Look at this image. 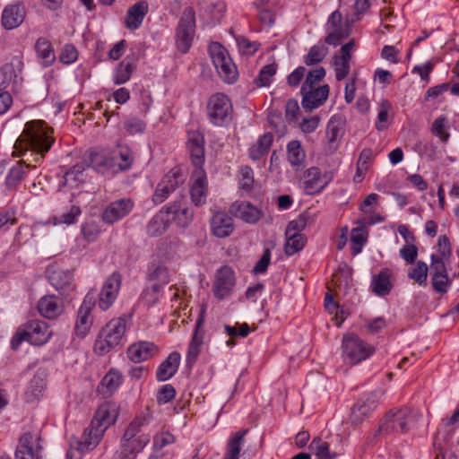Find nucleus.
<instances>
[{"instance_id":"obj_1","label":"nucleus","mask_w":459,"mask_h":459,"mask_svg":"<svg viewBox=\"0 0 459 459\" xmlns=\"http://www.w3.org/2000/svg\"><path fill=\"white\" fill-rule=\"evenodd\" d=\"M82 161L102 174L117 173L131 167L133 155L127 148L106 152L99 147H91L84 154Z\"/></svg>"},{"instance_id":"obj_2","label":"nucleus","mask_w":459,"mask_h":459,"mask_svg":"<svg viewBox=\"0 0 459 459\" xmlns=\"http://www.w3.org/2000/svg\"><path fill=\"white\" fill-rule=\"evenodd\" d=\"M148 424L147 415L136 416L126 429L120 441V451L114 455L113 459H135L150 442L149 435L141 434L142 429Z\"/></svg>"},{"instance_id":"obj_3","label":"nucleus","mask_w":459,"mask_h":459,"mask_svg":"<svg viewBox=\"0 0 459 459\" xmlns=\"http://www.w3.org/2000/svg\"><path fill=\"white\" fill-rule=\"evenodd\" d=\"M418 420V411L411 408L392 409L380 421L378 432L382 435L405 433L416 425Z\"/></svg>"},{"instance_id":"obj_4","label":"nucleus","mask_w":459,"mask_h":459,"mask_svg":"<svg viewBox=\"0 0 459 459\" xmlns=\"http://www.w3.org/2000/svg\"><path fill=\"white\" fill-rule=\"evenodd\" d=\"M52 335L48 324L35 319L22 325L11 340V347L17 350L24 341L33 345H43L48 342Z\"/></svg>"},{"instance_id":"obj_5","label":"nucleus","mask_w":459,"mask_h":459,"mask_svg":"<svg viewBox=\"0 0 459 459\" xmlns=\"http://www.w3.org/2000/svg\"><path fill=\"white\" fill-rule=\"evenodd\" d=\"M126 331V321L123 317L110 320L100 332L95 343L94 351L98 355H105L121 343Z\"/></svg>"},{"instance_id":"obj_6","label":"nucleus","mask_w":459,"mask_h":459,"mask_svg":"<svg viewBox=\"0 0 459 459\" xmlns=\"http://www.w3.org/2000/svg\"><path fill=\"white\" fill-rule=\"evenodd\" d=\"M57 141L54 129L43 120H31L25 124L22 134L14 143H54Z\"/></svg>"},{"instance_id":"obj_7","label":"nucleus","mask_w":459,"mask_h":459,"mask_svg":"<svg viewBox=\"0 0 459 459\" xmlns=\"http://www.w3.org/2000/svg\"><path fill=\"white\" fill-rule=\"evenodd\" d=\"M210 56L219 76L226 82H233L238 76L237 67L229 56L227 49L218 42L209 47Z\"/></svg>"},{"instance_id":"obj_8","label":"nucleus","mask_w":459,"mask_h":459,"mask_svg":"<svg viewBox=\"0 0 459 459\" xmlns=\"http://www.w3.org/2000/svg\"><path fill=\"white\" fill-rule=\"evenodd\" d=\"M372 345L356 334H345L342 338V355L346 362L355 365L368 359L374 352Z\"/></svg>"},{"instance_id":"obj_9","label":"nucleus","mask_w":459,"mask_h":459,"mask_svg":"<svg viewBox=\"0 0 459 459\" xmlns=\"http://www.w3.org/2000/svg\"><path fill=\"white\" fill-rule=\"evenodd\" d=\"M195 32V13L192 7L186 8L179 20L176 32L178 49L186 54L191 48Z\"/></svg>"},{"instance_id":"obj_10","label":"nucleus","mask_w":459,"mask_h":459,"mask_svg":"<svg viewBox=\"0 0 459 459\" xmlns=\"http://www.w3.org/2000/svg\"><path fill=\"white\" fill-rule=\"evenodd\" d=\"M186 175L185 170L180 167H175L169 170L158 184L152 201L160 204L165 201L170 193L185 183Z\"/></svg>"},{"instance_id":"obj_11","label":"nucleus","mask_w":459,"mask_h":459,"mask_svg":"<svg viewBox=\"0 0 459 459\" xmlns=\"http://www.w3.org/2000/svg\"><path fill=\"white\" fill-rule=\"evenodd\" d=\"M211 122L215 126H223L231 120V104L229 98L222 93L212 95L207 106Z\"/></svg>"},{"instance_id":"obj_12","label":"nucleus","mask_w":459,"mask_h":459,"mask_svg":"<svg viewBox=\"0 0 459 459\" xmlns=\"http://www.w3.org/2000/svg\"><path fill=\"white\" fill-rule=\"evenodd\" d=\"M15 459H42V446L38 434L27 432L19 439Z\"/></svg>"},{"instance_id":"obj_13","label":"nucleus","mask_w":459,"mask_h":459,"mask_svg":"<svg viewBox=\"0 0 459 459\" xmlns=\"http://www.w3.org/2000/svg\"><path fill=\"white\" fill-rule=\"evenodd\" d=\"M134 206V204L131 198L113 201L104 209L101 220L106 224H114L126 217L133 211Z\"/></svg>"},{"instance_id":"obj_14","label":"nucleus","mask_w":459,"mask_h":459,"mask_svg":"<svg viewBox=\"0 0 459 459\" xmlns=\"http://www.w3.org/2000/svg\"><path fill=\"white\" fill-rule=\"evenodd\" d=\"M122 281V276L118 273H113L105 281L103 287L100 292L98 306L106 311L117 299Z\"/></svg>"},{"instance_id":"obj_15","label":"nucleus","mask_w":459,"mask_h":459,"mask_svg":"<svg viewBox=\"0 0 459 459\" xmlns=\"http://www.w3.org/2000/svg\"><path fill=\"white\" fill-rule=\"evenodd\" d=\"M104 433L105 431H101V433L100 434L99 428L93 426V424L91 423L90 427L84 430L81 440H74L70 443L71 448H73L75 446L76 450L81 454L91 451L100 442ZM73 456L74 452L72 449H70L66 454V457L67 459H72Z\"/></svg>"},{"instance_id":"obj_16","label":"nucleus","mask_w":459,"mask_h":459,"mask_svg":"<svg viewBox=\"0 0 459 459\" xmlns=\"http://www.w3.org/2000/svg\"><path fill=\"white\" fill-rule=\"evenodd\" d=\"M430 280L434 290L441 295L446 293L452 285L446 265L436 257H431Z\"/></svg>"},{"instance_id":"obj_17","label":"nucleus","mask_w":459,"mask_h":459,"mask_svg":"<svg viewBox=\"0 0 459 459\" xmlns=\"http://www.w3.org/2000/svg\"><path fill=\"white\" fill-rule=\"evenodd\" d=\"M342 16L339 11H334L328 18L326 29L329 33L325 39L326 44L338 46L349 36L350 30L347 27L342 26Z\"/></svg>"},{"instance_id":"obj_18","label":"nucleus","mask_w":459,"mask_h":459,"mask_svg":"<svg viewBox=\"0 0 459 459\" xmlns=\"http://www.w3.org/2000/svg\"><path fill=\"white\" fill-rule=\"evenodd\" d=\"M378 394L376 392L367 394L364 398L358 401L353 406L350 420L352 424H359L367 419L377 406Z\"/></svg>"},{"instance_id":"obj_19","label":"nucleus","mask_w":459,"mask_h":459,"mask_svg":"<svg viewBox=\"0 0 459 459\" xmlns=\"http://www.w3.org/2000/svg\"><path fill=\"white\" fill-rule=\"evenodd\" d=\"M164 208L170 222H175L178 227L186 228L193 221L194 212L183 200L173 202Z\"/></svg>"},{"instance_id":"obj_20","label":"nucleus","mask_w":459,"mask_h":459,"mask_svg":"<svg viewBox=\"0 0 459 459\" xmlns=\"http://www.w3.org/2000/svg\"><path fill=\"white\" fill-rule=\"evenodd\" d=\"M330 88L327 84L319 86L317 88H307L303 91V87L300 89L302 95V107L307 111H311L320 106H322L327 100L329 95Z\"/></svg>"},{"instance_id":"obj_21","label":"nucleus","mask_w":459,"mask_h":459,"mask_svg":"<svg viewBox=\"0 0 459 459\" xmlns=\"http://www.w3.org/2000/svg\"><path fill=\"white\" fill-rule=\"evenodd\" d=\"M234 285L233 271L231 268L224 266L217 272L213 283V293L216 298L222 299L230 294Z\"/></svg>"},{"instance_id":"obj_22","label":"nucleus","mask_w":459,"mask_h":459,"mask_svg":"<svg viewBox=\"0 0 459 459\" xmlns=\"http://www.w3.org/2000/svg\"><path fill=\"white\" fill-rule=\"evenodd\" d=\"M94 304V297L88 294L78 309L74 329L76 334L80 337H84L90 330L91 325V311Z\"/></svg>"},{"instance_id":"obj_23","label":"nucleus","mask_w":459,"mask_h":459,"mask_svg":"<svg viewBox=\"0 0 459 459\" xmlns=\"http://www.w3.org/2000/svg\"><path fill=\"white\" fill-rule=\"evenodd\" d=\"M117 418V411L116 405L113 403L101 404L95 412L94 418L91 420L93 426L99 428V433L106 431L111 425H113Z\"/></svg>"},{"instance_id":"obj_24","label":"nucleus","mask_w":459,"mask_h":459,"mask_svg":"<svg viewBox=\"0 0 459 459\" xmlns=\"http://www.w3.org/2000/svg\"><path fill=\"white\" fill-rule=\"evenodd\" d=\"M192 178L191 200L195 205L200 206L205 203L208 192L205 171L204 169H195Z\"/></svg>"},{"instance_id":"obj_25","label":"nucleus","mask_w":459,"mask_h":459,"mask_svg":"<svg viewBox=\"0 0 459 459\" xmlns=\"http://www.w3.org/2000/svg\"><path fill=\"white\" fill-rule=\"evenodd\" d=\"M37 308L43 317L55 319L63 314L64 304L56 295H45L38 301Z\"/></svg>"},{"instance_id":"obj_26","label":"nucleus","mask_w":459,"mask_h":459,"mask_svg":"<svg viewBox=\"0 0 459 459\" xmlns=\"http://www.w3.org/2000/svg\"><path fill=\"white\" fill-rule=\"evenodd\" d=\"M230 212L249 224L256 223L262 216V211L249 202L237 201L230 205Z\"/></svg>"},{"instance_id":"obj_27","label":"nucleus","mask_w":459,"mask_h":459,"mask_svg":"<svg viewBox=\"0 0 459 459\" xmlns=\"http://www.w3.org/2000/svg\"><path fill=\"white\" fill-rule=\"evenodd\" d=\"M48 278L51 285L63 294H68L75 288L74 276L70 271L54 270L50 273Z\"/></svg>"},{"instance_id":"obj_28","label":"nucleus","mask_w":459,"mask_h":459,"mask_svg":"<svg viewBox=\"0 0 459 459\" xmlns=\"http://www.w3.org/2000/svg\"><path fill=\"white\" fill-rule=\"evenodd\" d=\"M211 230L214 236L226 238L230 236L234 230L233 220L227 213L217 212L211 219Z\"/></svg>"},{"instance_id":"obj_29","label":"nucleus","mask_w":459,"mask_h":459,"mask_svg":"<svg viewBox=\"0 0 459 459\" xmlns=\"http://www.w3.org/2000/svg\"><path fill=\"white\" fill-rule=\"evenodd\" d=\"M156 351L157 347L152 342H138L127 348L126 355L131 361L139 363L152 358Z\"/></svg>"},{"instance_id":"obj_30","label":"nucleus","mask_w":459,"mask_h":459,"mask_svg":"<svg viewBox=\"0 0 459 459\" xmlns=\"http://www.w3.org/2000/svg\"><path fill=\"white\" fill-rule=\"evenodd\" d=\"M25 18L24 8L20 4L8 5L2 14V24L6 30H13L21 25Z\"/></svg>"},{"instance_id":"obj_31","label":"nucleus","mask_w":459,"mask_h":459,"mask_svg":"<svg viewBox=\"0 0 459 459\" xmlns=\"http://www.w3.org/2000/svg\"><path fill=\"white\" fill-rule=\"evenodd\" d=\"M148 10V4L145 1H140L132 5L127 11L125 20L126 26L129 30L138 29L147 14Z\"/></svg>"},{"instance_id":"obj_32","label":"nucleus","mask_w":459,"mask_h":459,"mask_svg":"<svg viewBox=\"0 0 459 459\" xmlns=\"http://www.w3.org/2000/svg\"><path fill=\"white\" fill-rule=\"evenodd\" d=\"M180 354L177 351L171 352L168 358L159 366L156 377L159 381H166L171 378L179 367Z\"/></svg>"},{"instance_id":"obj_33","label":"nucleus","mask_w":459,"mask_h":459,"mask_svg":"<svg viewBox=\"0 0 459 459\" xmlns=\"http://www.w3.org/2000/svg\"><path fill=\"white\" fill-rule=\"evenodd\" d=\"M304 189L307 194L314 195L322 191L325 187L321 179V171L316 167L308 169L304 174Z\"/></svg>"},{"instance_id":"obj_34","label":"nucleus","mask_w":459,"mask_h":459,"mask_svg":"<svg viewBox=\"0 0 459 459\" xmlns=\"http://www.w3.org/2000/svg\"><path fill=\"white\" fill-rule=\"evenodd\" d=\"M201 320L196 323L195 330L193 333L191 342L188 345V350L186 353V363L189 366H192L195 363L198 355L201 352L203 342H204V333H200Z\"/></svg>"},{"instance_id":"obj_35","label":"nucleus","mask_w":459,"mask_h":459,"mask_svg":"<svg viewBox=\"0 0 459 459\" xmlns=\"http://www.w3.org/2000/svg\"><path fill=\"white\" fill-rule=\"evenodd\" d=\"M247 429L235 432L228 440L226 453L222 459H239L244 438Z\"/></svg>"},{"instance_id":"obj_36","label":"nucleus","mask_w":459,"mask_h":459,"mask_svg":"<svg viewBox=\"0 0 459 459\" xmlns=\"http://www.w3.org/2000/svg\"><path fill=\"white\" fill-rule=\"evenodd\" d=\"M391 276L392 273L389 269H383L377 275H375L371 282L373 291L379 296L388 294L392 290Z\"/></svg>"},{"instance_id":"obj_37","label":"nucleus","mask_w":459,"mask_h":459,"mask_svg":"<svg viewBox=\"0 0 459 459\" xmlns=\"http://www.w3.org/2000/svg\"><path fill=\"white\" fill-rule=\"evenodd\" d=\"M170 218L163 207L148 223L147 231L151 236L162 234L169 227Z\"/></svg>"},{"instance_id":"obj_38","label":"nucleus","mask_w":459,"mask_h":459,"mask_svg":"<svg viewBox=\"0 0 459 459\" xmlns=\"http://www.w3.org/2000/svg\"><path fill=\"white\" fill-rule=\"evenodd\" d=\"M135 63L130 57H126L119 63L114 74V82L117 85L126 83L135 70Z\"/></svg>"},{"instance_id":"obj_39","label":"nucleus","mask_w":459,"mask_h":459,"mask_svg":"<svg viewBox=\"0 0 459 459\" xmlns=\"http://www.w3.org/2000/svg\"><path fill=\"white\" fill-rule=\"evenodd\" d=\"M372 158V151L368 148L364 149L360 152L357 162L356 173L353 177V181L355 183H360L363 180L367 171L369 169V164L371 163Z\"/></svg>"},{"instance_id":"obj_40","label":"nucleus","mask_w":459,"mask_h":459,"mask_svg":"<svg viewBox=\"0 0 459 459\" xmlns=\"http://www.w3.org/2000/svg\"><path fill=\"white\" fill-rule=\"evenodd\" d=\"M35 48L44 66H49L53 64L56 56L49 41L45 39H39L35 44Z\"/></svg>"},{"instance_id":"obj_41","label":"nucleus","mask_w":459,"mask_h":459,"mask_svg":"<svg viewBox=\"0 0 459 459\" xmlns=\"http://www.w3.org/2000/svg\"><path fill=\"white\" fill-rule=\"evenodd\" d=\"M238 187L242 193L250 194L254 188V172L249 166L240 167L238 173Z\"/></svg>"},{"instance_id":"obj_42","label":"nucleus","mask_w":459,"mask_h":459,"mask_svg":"<svg viewBox=\"0 0 459 459\" xmlns=\"http://www.w3.org/2000/svg\"><path fill=\"white\" fill-rule=\"evenodd\" d=\"M309 449L316 459H335L337 456L335 452L330 451L329 444L319 437L312 440Z\"/></svg>"},{"instance_id":"obj_43","label":"nucleus","mask_w":459,"mask_h":459,"mask_svg":"<svg viewBox=\"0 0 459 459\" xmlns=\"http://www.w3.org/2000/svg\"><path fill=\"white\" fill-rule=\"evenodd\" d=\"M28 145H13V156H27L30 153L31 156L35 155L34 160L37 161L39 158L48 152L51 147L48 145H30L33 149L27 147Z\"/></svg>"},{"instance_id":"obj_44","label":"nucleus","mask_w":459,"mask_h":459,"mask_svg":"<svg viewBox=\"0 0 459 459\" xmlns=\"http://www.w3.org/2000/svg\"><path fill=\"white\" fill-rule=\"evenodd\" d=\"M175 437L169 432H161L156 435L153 438V452L150 455L149 459H160L163 456L160 453L162 448L166 446L174 443Z\"/></svg>"},{"instance_id":"obj_45","label":"nucleus","mask_w":459,"mask_h":459,"mask_svg":"<svg viewBox=\"0 0 459 459\" xmlns=\"http://www.w3.org/2000/svg\"><path fill=\"white\" fill-rule=\"evenodd\" d=\"M25 174L26 170L22 162H18L9 170L5 178V186L9 190H15L22 181Z\"/></svg>"},{"instance_id":"obj_46","label":"nucleus","mask_w":459,"mask_h":459,"mask_svg":"<svg viewBox=\"0 0 459 459\" xmlns=\"http://www.w3.org/2000/svg\"><path fill=\"white\" fill-rule=\"evenodd\" d=\"M429 267L423 261H418L414 267L408 270V277L413 280L420 286L427 285Z\"/></svg>"},{"instance_id":"obj_47","label":"nucleus","mask_w":459,"mask_h":459,"mask_svg":"<svg viewBox=\"0 0 459 459\" xmlns=\"http://www.w3.org/2000/svg\"><path fill=\"white\" fill-rule=\"evenodd\" d=\"M328 54V48L323 44L315 45L304 56V63L310 66L321 63Z\"/></svg>"},{"instance_id":"obj_48","label":"nucleus","mask_w":459,"mask_h":459,"mask_svg":"<svg viewBox=\"0 0 459 459\" xmlns=\"http://www.w3.org/2000/svg\"><path fill=\"white\" fill-rule=\"evenodd\" d=\"M368 231L361 226L354 228L351 230V240L352 242L351 253L352 255H358L361 252L362 246L367 241Z\"/></svg>"},{"instance_id":"obj_49","label":"nucleus","mask_w":459,"mask_h":459,"mask_svg":"<svg viewBox=\"0 0 459 459\" xmlns=\"http://www.w3.org/2000/svg\"><path fill=\"white\" fill-rule=\"evenodd\" d=\"M286 243L284 246V251L287 255H292L297 252L300 251L306 242V238L303 235H285Z\"/></svg>"},{"instance_id":"obj_50","label":"nucleus","mask_w":459,"mask_h":459,"mask_svg":"<svg viewBox=\"0 0 459 459\" xmlns=\"http://www.w3.org/2000/svg\"><path fill=\"white\" fill-rule=\"evenodd\" d=\"M162 290L163 286H161V284L159 282H150V285L147 286L143 291L142 299L146 305H154L156 302H158Z\"/></svg>"},{"instance_id":"obj_51","label":"nucleus","mask_w":459,"mask_h":459,"mask_svg":"<svg viewBox=\"0 0 459 459\" xmlns=\"http://www.w3.org/2000/svg\"><path fill=\"white\" fill-rule=\"evenodd\" d=\"M122 383V375L114 369L109 370L101 380V385L106 387L107 392L112 394Z\"/></svg>"},{"instance_id":"obj_52","label":"nucleus","mask_w":459,"mask_h":459,"mask_svg":"<svg viewBox=\"0 0 459 459\" xmlns=\"http://www.w3.org/2000/svg\"><path fill=\"white\" fill-rule=\"evenodd\" d=\"M326 134L330 143L341 140L343 134V126L340 117H332L327 125Z\"/></svg>"},{"instance_id":"obj_53","label":"nucleus","mask_w":459,"mask_h":459,"mask_svg":"<svg viewBox=\"0 0 459 459\" xmlns=\"http://www.w3.org/2000/svg\"><path fill=\"white\" fill-rule=\"evenodd\" d=\"M437 247L439 255L432 254L430 258L436 257L437 261H441L443 264H446L452 255L449 238L446 235L440 236L438 238Z\"/></svg>"},{"instance_id":"obj_54","label":"nucleus","mask_w":459,"mask_h":459,"mask_svg":"<svg viewBox=\"0 0 459 459\" xmlns=\"http://www.w3.org/2000/svg\"><path fill=\"white\" fill-rule=\"evenodd\" d=\"M45 379L41 375H35L30 381V385L27 390V397L30 400L39 398L43 389L45 388Z\"/></svg>"},{"instance_id":"obj_55","label":"nucleus","mask_w":459,"mask_h":459,"mask_svg":"<svg viewBox=\"0 0 459 459\" xmlns=\"http://www.w3.org/2000/svg\"><path fill=\"white\" fill-rule=\"evenodd\" d=\"M306 160V152L302 145H288V160L293 167L302 166Z\"/></svg>"},{"instance_id":"obj_56","label":"nucleus","mask_w":459,"mask_h":459,"mask_svg":"<svg viewBox=\"0 0 459 459\" xmlns=\"http://www.w3.org/2000/svg\"><path fill=\"white\" fill-rule=\"evenodd\" d=\"M277 65L269 64L264 65L259 72L255 83L259 86H268L271 82L272 77L276 74Z\"/></svg>"},{"instance_id":"obj_57","label":"nucleus","mask_w":459,"mask_h":459,"mask_svg":"<svg viewBox=\"0 0 459 459\" xmlns=\"http://www.w3.org/2000/svg\"><path fill=\"white\" fill-rule=\"evenodd\" d=\"M236 41L239 51L246 55H254L260 48V43L257 41H251L245 36H238Z\"/></svg>"},{"instance_id":"obj_58","label":"nucleus","mask_w":459,"mask_h":459,"mask_svg":"<svg viewBox=\"0 0 459 459\" xmlns=\"http://www.w3.org/2000/svg\"><path fill=\"white\" fill-rule=\"evenodd\" d=\"M150 282H159L161 286H165L169 281V274L168 268L164 265H157L152 271L149 277Z\"/></svg>"},{"instance_id":"obj_59","label":"nucleus","mask_w":459,"mask_h":459,"mask_svg":"<svg viewBox=\"0 0 459 459\" xmlns=\"http://www.w3.org/2000/svg\"><path fill=\"white\" fill-rule=\"evenodd\" d=\"M307 223V216L300 214L297 219L289 222L285 230V235H302L300 232L306 228Z\"/></svg>"},{"instance_id":"obj_60","label":"nucleus","mask_w":459,"mask_h":459,"mask_svg":"<svg viewBox=\"0 0 459 459\" xmlns=\"http://www.w3.org/2000/svg\"><path fill=\"white\" fill-rule=\"evenodd\" d=\"M350 60L341 58L339 56H334L333 65L335 70V76L337 81L343 80L350 72Z\"/></svg>"},{"instance_id":"obj_61","label":"nucleus","mask_w":459,"mask_h":459,"mask_svg":"<svg viewBox=\"0 0 459 459\" xmlns=\"http://www.w3.org/2000/svg\"><path fill=\"white\" fill-rule=\"evenodd\" d=\"M325 76V70L324 67H318L316 69L311 70L308 72L305 82H303L302 86L303 91H305L307 88H314V85L323 80V78Z\"/></svg>"},{"instance_id":"obj_62","label":"nucleus","mask_w":459,"mask_h":459,"mask_svg":"<svg viewBox=\"0 0 459 459\" xmlns=\"http://www.w3.org/2000/svg\"><path fill=\"white\" fill-rule=\"evenodd\" d=\"M190 156L195 169H203V165L204 163V145H191Z\"/></svg>"},{"instance_id":"obj_63","label":"nucleus","mask_w":459,"mask_h":459,"mask_svg":"<svg viewBox=\"0 0 459 459\" xmlns=\"http://www.w3.org/2000/svg\"><path fill=\"white\" fill-rule=\"evenodd\" d=\"M176 395V390L170 384L164 385L157 394V402L160 404H165L174 399Z\"/></svg>"},{"instance_id":"obj_64","label":"nucleus","mask_w":459,"mask_h":459,"mask_svg":"<svg viewBox=\"0 0 459 459\" xmlns=\"http://www.w3.org/2000/svg\"><path fill=\"white\" fill-rule=\"evenodd\" d=\"M432 132L440 141L446 142L448 140L449 134L446 131V117H439L434 121Z\"/></svg>"}]
</instances>
